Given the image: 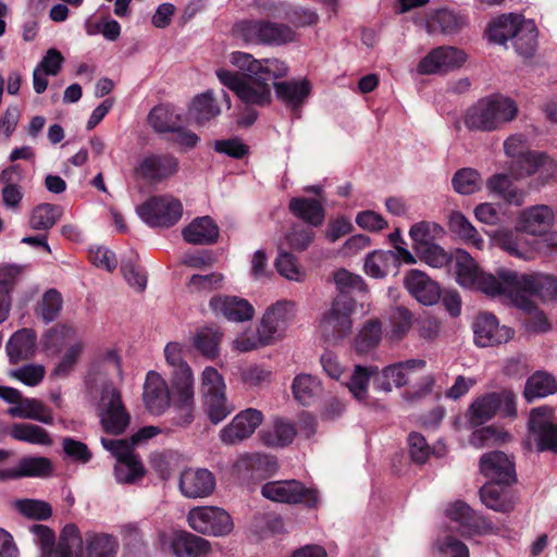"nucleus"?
<instances>
[{
	"label": "nucleus",
	"mask_w": 557,
	"mask_h": 557,
	"mask_svg": "<svg viewBox=\"0 0 557 557\" xmlns=\"http://www.w3.org/2000/svg\"><path fill=\"white\" fill-rule=\"evenodd\" d=\"M183 238L194 245H210L219 238V226L210 216L193 220L183 231Z\"/></svg>",
	"instance_id": "34"
},
{
	"label": "nucleus",
	"mask_w": 557,
	"mask_h": 557,
	"mask_svg": "<svg viewBox=\"0 0 557 557\" xmlns=\"http://www.w3.org/2000/svg\"><path fill=\"white\" fill-rule=\"evenodd\" d=\"M168 546L176 557H209L212 550L208 540L186 531L171 534Z\"/></svg>",
	"instance_id": "25"
},
{
	"label": "nucleus",
	"mask_w": 557,
	"mask_h": 557,
	"mask_svg": "<svg viewBox=\"0 0 557 557\" xmlns=\"http://www.w3.org/2000/svg\"><path fill=\"white\" fill-rule=\"evenodd\" d=\"M393 269H397V256L392 250H374L364 259L363 270L373 278H383Z\"/></svg>",
	"instance_id": "39"
},
{
	"label": "nucleus",
	"mask_w": 557,
	"mask_h": 557,
	"mask_svg": "<svg viewBox=\"0 0 557 557\" xmlns=\"http://www.w3.org/2000/svg\"><path fill=\"white\" fill-rule=\"evenodd\" d=\"M169 388L172 395L173 407L177 411L173 422L178 426H187L194 418L195 391L191 368H184L183 371H172Z\"/></svg>",
	"instance_id": "8"
},
{
	"label": "nucleus",
	"mask_w": 557,
	"mask_h": 557,
	"mask_svg": "<svg viewBox=\"0 0 557 557\" xmlns=\"http://www.w3.org/2000/svg\"><path fill=\"white\" fill-rule=\"evenodd\" d=\"M101 444L116 459L114 475L119 483L134 484L141 480L145 474V467L127 440L102 437Z\"/></svg>",
	"instance_id": "7"
},
{
	"label": "nucleus",
	"mask_w": 557,
	"mask_h": 557,
	"mask_svg": "<svg viewBox=\"0 0 557 557\" xmlns=\"http://www.w3.org/2000/svg\"><path fill=\"white\" fill-rule=\"evenodd\" d=\"M296 433V428L289 420L276 417L262 430L260 438L267 446L285 447L294 441Z\"/></svg>",
	"instance_id": "36"
},
{
	"label": "nucleus",
	"mask_w": 557,
	"mask_h": 557,
	"mask_svg": "<svg viewBox=\"0 0 557 557\" xmlns=\"http://www.w3.org/2000/svg\"><path fill=\"white\" fill-rule=\"evenodd\" d=\"M297 314V305L289 299H280L268 306L259 324L275 344L286 336Z\"/></svg>",
	"instance_id": "15"
},
{
	"label": "nucleus",
	"mask_w": 557,
	"mask_h": 557,
	"mask_svg": "<svg viewBox=\"0 0 557 557\" xmlns=\"http://www.w3.org/2000/svg\"><path fill=\"white\" fill-rule=\"evenodd\" d=\"M419 259L434 269H441L451 262L453 255H449L443 247L430 243L416 251Z\"/></svg>",
	"instance_id": "63"
},
{
	"label": "nucleus",
	"mask_w": 557,
	"mask_h": 557,
	"mask_svg": "<svg viewBox=\"0 0 557 557\" xmlns=\"http://www.w3.org/2000/svg\"><path fill=\"white\" fill-rule=\"evenodd\" d=\"M52 471V462L46 457H25L13 469L0 473L1 479H18L24 476H47Z\"/></svg>",
	"instance_id": "38"
},
{
	"label": "nucleus",
	"mask_w": 557,
	"mask_h": 557,
	"mask_svg": "<svg viewBox=\"0 0 557 557\" xmlns=\"http://www.w3.org/2000/svg\"><path fill=\"white\" fill-rule=\"evenodd\" d=\"M474 342L480 347H491L510 341L513 331L505 325H499L492 313H481L473 323Z\"/></svg>",
	"instance_id": "19"
},
{
	"label": "nucleus",
	"mask_w": 557,
	"mask_h": 557,
	"mask_svg": "<svg viewBox=\"0 0 557 557\" xmlns=\"http://www.w3.org/2000/svg\"><path fill=\"white\" fill-rule=\"evenodd\" d=\"M235 37L247 45H262L264 38V20H244L233 27Z\"/></svg>",
	"instance_id": "57"
},
{
	"label": "nucleus",
	"mask_w": 557,
	"mask_h": 557,
	"mask_svg": "<svg viewBox=\"0 0 557 557\" xmlns=\"http://www.w3.org/2000/svg\"><path fill=\"white\" fill-rule=\"evenodd\" d=\"M36 333L32 329L16 331L5 347L10 362L16 363L32 358L36 351Z\"/></svg>",
	"instance_id": "35"
},
{
	"label": "nucleus",
	"mask_w": 557,
	"mask_h": 557,
	"mask_svg": "<svg viewBox=\"0 0 557 557\" xmlns=\"http://www.w3.org/2000/svg\"><path fill=\"white\" fill-rule=\"evenodd\" d=\"M10 435L16 441L33 445L49 446L52 443L49 433L44 428L30 423L13 424Z\"/></svg>",
	"instance_id": "51"
},
{
	"label": "nucleus",
	"mask_w": 557,
	"mask_h": 557,
	"mask_svg": "<svg viewBox=\"0 0 557 557\" xmlns=\"http://www.w3.org/2000/svg\"><path fill=\"white\" fill-rule=\"evenodd\" d=\"M214 488V475L207 469L188 468L181 473L180 490L187 498L208 497Z\"/></svg>",
	"instance_id": "22"
},
{
	"label": "nucleus",
	"mask_w": 557,
	"mask_h": 557,
	"mask_svg": "<svg viewBox=\"0 0 557 557\" xmlns=\"http://www.w3.org/2000/svg\"><path fill=\"white\" fill-rule=\"evenodd\" d=\"M263 421V413L255 408L238 412L220 431V441L225 445H236L249 438Z\"/></svg>",
	"instance_id": "17"
},
{
	"label": "nucleus",
	"mask_w": 557,
	"mask_h": 557,
	"mask_svg": "<svg viewBox=\"0 0 557 557\" xmlns=\"http://www.w3.org/2000/svg\"><path fill=\"white\" fill-rule=\"evenodd\" d=\"M426 368V361L420 358L396 361L377 369L374 377V388L379 392L391 393L393 388L407 386L411 377Z\"/></svg>",
	"instance_id": "13"
},
{
	"label": "nucleus",
	"mask_w": 557,
	"mask_h": 557,
	"mask_svg": "<svg viewBox=\"0 0 557 557\" xmlns=\"http://www.w3.org/2000/svg\"><path fill=\"white\" fill-rule=\"evenodd\" d=\"M143 396L147 409L153 414L163 413L172 403L166 381L156 371L147 373Z\"/></svg>",
	"instance_id": "21"
},
{
	"label": "nucleus",
	"mask_w": 557,
	"mask_h": 557,
	"mask_svg": "<svg viewBox=\"0 0 557 557\" xmlns=\"http://www.w3.org/2000/svg\"><path fill=\"white\" fill-rule=\"evenodd\" d=\"M180 162L176 157L170 153H151L145 156L135 169L140 178L152 183H162L178 172Z\"/></svg>",
	"instance_id": "18"
},
{
	"label": "nucleus",
	"mask_w": 557,
	"mask_h": 557,
	"mask_svg": "<svg viewBox=\"0 0 557 557\" xmlns=\"http://www.w3.org/2000/svg\"><path fill=\"white\" fill-rule=\"evenodd\" d=\"M448 227L466 244L483 249L484 239L473 224L460 211H453L448 216Z\"/></svg>",
	"instance_id": "44"
},
{
	"label": "nucleus",
	"mask_w": 557,
	"mask_h": 557,
	"mask_svg": "<svg viewBox=\"0 0 557 557\" xmlns=\"http://www.w3.org/2000/svg\"><path fill=\"white\" fill-rule=\"evenodd\" d=\"M555 168L553 160L544 153L530 151L523 158L512 161L510 174L516 180H521L539 173L540 176H549Z\"/></svg>",
	"instance_id": "27"
},
{
	"label": "nucleus",
	"mask_w": 557,
	"mask_h": 557,
	"mask_svg": "<svg viewBox=\"0 0 557 557\" xmlns=\"http://www.w3.org/2000/svg\"><path fill=\"white\" fill-rule=\"evenodd\" d=\"M63 299L57 289L47 290L38 302L36 313L47 323L58 318L62 310Z\"/></svg>",
	"instance_id": "61"
},
{
	"label": "nucleus",
	"mask_w": 557,
	"mask_h": 557,
	"mask_svg": "<svg viewBox=\"0 0 557 557\" xmlns=\"http://www.w3.org/2000/svg\"><path fill=\"white\" fill-rule=\"evenodd\" d=\"M355 301L347 296H338L330 309L322 315L319 330L322 337L330 343L346 338L352 329L351 314Z\"/></svg>",
	"instance_id": "6"
},
{
	"label": "nucleus",
	"mask_w": 557,
	"mask_h": 557,
	"mask_svg": "<svg viewBox=\"0 0 557 557\" xmlns=\"http://www.w3.org/2000/svg\"><path fill=\"white\" fill-rule=\"evenodd\" d=\"M209 306L216 317H223L232 322L249 321L255 315L253 306L238 296L216 295L211 298Z\"/></svg>",
	"instance_id": "20"
},
{
	"label": "nucleus",
	"mask_w": 557,
	"mask_h": 557,
	"mask_svg": "<svg viewBox=\"0 0 557 557\" xmlns=\"http://www.w3.org/2000/svg\"><path fill=\"white\" fill-rule=\"evenodd\" d=\"M468 59L466 52L451 46L432 49L417 66L420 75L444 74L461 67Z\"/></svg>",
	"instance_id": "16"
},
{
	"label": "nucleus",
	"mask_w": 557,
	"mask_h": 557,
	"mask_svg": "<svg viewBox=\"0 0 557 557\" xmlns=\"http://www.w3.org/2000/svg\"><path fill=\"white\" fill-rule=\"evenodd\" d=\"M450 263L461 287L480 290L490 297L504 300L506 286L502 274L509 272V269L500 268L495 274L482 272L470 253L462 249L456 250Z\"/></svg>",
	"instance_id": "5"
},
{
	"label": "nucleus",
	"mask_w": 557,
	"mask_h": 557,
	"mask_svg": "<svg viewBox=\"0 0 557 557\" xmlns=\"http://www.w3.org/2000/svg\"><path fill=\"white\" fill-rule=\"evenodd\" d=\"M289 210L297 218L311 226H320L324 222V208L319 200L309 198H293Z\"/></svg>",
	"instance_id": "41"
},
{
	"label": "nucleus",
	"mask_w": 557,
	"mask_h": 557,
	"mask_svg": "<svg viewBox=\"0 0 557 557\" xmlns=\"http://www.w3.org/2000/svg\"><path fill=\"white\" fill-rule=\"evenodd\" d=\"M524 16L517 13L503 14L488 26V37L492 41L505 45L511 40Z\"/></svg>",
	"instance_id": "42"
},
{
	"label": "nucleus",
	"mask_w": 557,
	"mask_h": 557,
	"mask_svg": "<svg viewBox=\"0 0 557 557\" xmlns=\"http://www.w3.org/2000/svg\"><path fill=\"white\" fill-rule=\"evenodd\" d=\"M202 401L210 421L214 424L222 422L235 410L234 405L227 399L226 393L203 397Z\"/></svg>",
	"instance_id": "59"
},
{
	"label": "nucleus",
	"mask_w": 557,
	"mask_h": 557,
	"mask_svg": "<svg viewBox=\"0 0 557 557\" xmlns=\"http://www.w3.org/2000/svg\"><path fill=\"white\" fill-rule=\"evenodd\" d=\"M274 88L277 99L293 111L299 110L311 92V85L305 78L274 83Z\"/></svg>",
	"instance_id": "30"
},
{
	"label": "nucleus",
	"mask_w": 557,
	"mask_h": 557,
	"mask_svg": "<svg viewBox=\"0 0 557 557\" xmlns=\"http://www.w3.org/2000/svg\"><path fill=\"white\" fill-rule=\"evenodd\" d=\"M519 109L515 100L504 95L484 97L465 114V125L471 131L493 132L513 121Z\"/></svg>",
	"instance_id": "4"
},
{
	"label": "nucleus",
	"mask_w": 557,
	"mask_h": 557,
	"mask_svg": "<svg viewBox=\"0 0 557 557\" xmlns=\"http://www.w3.org/2000/svg\"><path fill=\"white\" fill-rule=\"evenodd\" d=\"M454 189L461 195H471L482 186L480 174L473 169H461L453 177Z\"/></svg>",
	"instance_id": "64"
},
{
	"label": "nucleus",
	"mask_w": 557,
	"mask_h": 557,
	"mask_svg": "<svg viewBox=\"0 0 557 557\" xmlns=\"http://www.w3.org/2000/svg\"><path fill=\"white\" fill-rule=\"evenodd\" d=\"M498 408H500V398L497 393L482 395L472 403L469 420L474 425H481L492 419Z\"/></svg>",
	"instance_id": "48"
},
{
	"label": "nucleus",
	"mask_w": 557,
	"mask_h": 557,
	"mask_svg": "<svg viewBox=\"0 0 557 557\" xmlns=\"http://www.w3.org/2000/svg\"><path fill=\"white\" fill-rule=\"evenodd\" d=\"M62 213L63 209L60 206L41 203L30 214V227L37 231L49 230L59 221Z\"/></svg>",
	"instance_id": "54"
},
{
	"label": "nucleus",
	"mask_w": 557,
	"mask_h": 557,
	"mask_svg": "<svg viewBox=\"0 0 557 557\" xmlns=\"http://www.w3.org/2000/svg\"><path fill=\"white\" fill-rule=\"evenodd\" d=\"M139 218L152 227H171L183 214L181 201L171 195L153 196L137 208Z\"/></svg>",
	"instance_id": "10"
},
{
	"label": "nucleus",
	"mask_w": 557,
	"mask_h": 557,
	"mask_svg": "<svg viewBox=\"0 0 557 557\" xmlns=\"http://www.w3.org/2000/svg\"><path fill=\"white\" fill-rule=\"evenodd\" d=\"M525 446L537 451L557 453V423L549 407L543 406L531 411Z\"/></svg>",
	"instance_id": "9"
},
{
	"label": "nucleus",
	"mask_w": 557,
	"mask_h": 557,
	"mask_svg": "<svg viewBox=\"0 0 557 557\" xmlns=\"http://www.w3.org/2000/svg\"><path fill=\"white\" fill-rule=\"evenodd\" d=\"M404 285L409 294L420 304L432 306L441 298V287L426 273L412 269L404 277Z\"/></svg>",
	"instance_id": "23"
},
{
	"label": "nucleus",
	"mask_w": 557,
	"mask_h": 557,
	"mask_svg": "<svg viewBox=\"0 0 557 557\" xmlns=\"http://www.w3.org/2000/svg\"><path fill=\"white\" fill-rule=\"evenodd\" d=\"M382 338V326L376 320L368 321L355 338V350L366 355L375 348Z\"/></svg>",
	"instance_id": "56"
},
{
	"label": "nucleus",
	"mask_w": 557,
	"mask_h": 557,
	"mask_svg": "<svg viewBox=\"0 0 557 557\" xmlns=\"http://www.w3.org/2000/svg\"><path fill=\"white\" fill-rule=\"evenodd\" d=\"M274 265L278 274L288 281L300 283L307 277L306 269L299 263L296 256L288 251H280Z\"/></svg>",
	"instance_id": "53"
},
{
	"label": "nucleus",
	"mask_w": 557,
	"mask_h": 557,
	"mask_svg": "<svg viewBox=\"0 0 557 557\" xmlns=\"http://www.w3.org/2000/svg\"><path fill=\"white\" fill-rule=\"evenodd\" d=\"M274 343L270 339L268 334L259 324L256 330L247 329L237 334V336L232 342V349L237 352L245 354L271 346Z\"/></svg>",
	"instance_id": "46"
},
{
	"label": "nucleus",
	"mask_w": 557,
	"mask_h": 557,
	"mask_svg": "<svg viewBox=\"0 0 557 557\" xmlns=\"http://www.w3.org/2000/svg\"><path fill=\"white\" fill-rule=\"evenodd\" d=\"M221 114L212 90L196 95L188 104L187 116L197 126H205Z\"/></svg>",
	"instance_id": "28"
},
{
	"label": "nucleus",
	"mask_w": 557,
	"mask_h": 557,
	"mask_svg": "<svg viewBox=\"0 0 557 557\" xmlns=\"http://www.w3.org/2000/svg\"><path fill=\"white\" fill-rule=\"evenodd\" d=\"M377 375V367H364L356 364L351 373L347 376L344 385L347 387L351 396L360 404L367 405L369 403V383L371 377Z\"/></svg>",
	"instance_id": "33"
},
{
	"label": "nucleus",
	"mask_w": 557,
	"mask_h": 557,
	"mask_svg": "<svg viewBox=\"0 0 557 557\" xmlns=\"http://www.w3.org/2000/svg\"><path fill=\"white\" fill-rule=\"evenodd\" d=\"M502 277L505 281L504 300L512 304L515 307L531 312L534 304L530 296H537L541 299H557V277L541 273H518L509 270L503 272Z\"/></svg>",
	"instance_id": "2"
},
{
	"label": "nucleus",
	"mask_w": 557,
	"mask_h": 557,
	"mask_svg": "<svg viewBox=\"0 0 557 557\" xmlns=\"http://www.w3.org/2000/svg\"><path fill=\"white\" fill-rule=\"evenodd\" d=\"M59 542L63 557H117L120 542L112 533L87 530L84 533L74 523L63 527Z\"/></svg>",
	"instance_id": "3"
},
{
	"label": "nucleus",
	"mask_w": 557,
	"mask_h": 557,
	"mask_svg": "<svg viewBox=\"0 0 557 557\" xmlns=\"http://www.w3.org/2000/svg\"><path fill=\"white\" fill-rule=\"evenodd\" d=\"M557 391L556 380L548 373L537 371L525 382L524 397L530 403L536 398H543Z\"/></svg>",
	"instance_id": "49"
},
{
	"label": "nucleus",
	"mask_w": 557,
	"mask_h": 557,
	"mask_svg": "<svg viewBox=\"0 0 557 557\" xmlns=\"http://www.w3.org/2000/svg\"><path fill=\"white\" fill-rule=\"evenodd\" d=\"M240 382L248 388H262L273 379L270 367L262 363H250L239 370Z\"/></svg>",
	"instance_id": "52"
},
{
	"label": "nucleus",
	"mask_w": 557,
	"mask_h": 557,
	"mask_svg": "<svg viewBox=\"0 0 557 557\" xmlns=\"http://www.w3.org/2000/svg\"><path fill=\"white\" fill-rule=\"evenodd\" d=\"M148 122L158 133H172L181 124V113L170 104L157 106L150 111Z\"/></svg>",
	"instance_id": "47"
},
{
	"label": "nucleus",
	"mask_w": 557,
	"mask_h": 557,
	"mask_svg": "<svg viewBox=\"0 0 557 557\" xmlns=\"http://www.w3.org/2000/svg\"><path fill=\"white\" fill-rule=\"evenodd\" d=\"M295 30L282 23L264 20L263 46L278 47L295 41Z\"/></svg>",
	"instance_id": "58"
},
{
	"label": "nucleus",
	"mask_w": 557,
	"mask_h": 557,
	"mask_svg": "<svg viewBox=\"0 0 557 557\" xmlns=\"http://www.w3.org/2000/svg\"><path fill=\"white\" fill-rule=\"evenodd\" d=\"M521 231L498 230L494 233L493 239L500 249L512 257L530 260L534 256L533 245L520 234Z\"/></svg>",
	"instance_id": "29"
},
{
	"label": "nucleus",
	"mask_w": 557,
	"mask_h": 557,
	"mask_svg": "<svg viewBox=\"0 0 557 557\" xmlns=\"http://www.w3.org/2000/svg\"><path fill=\"white\" fill-rule=\"evenodd\" d=\"M189 527L205 535L224 536L232 532L233 520L231 516L216 506H197L187 515Z\"/></svg>",
	"instance_id": "12"
},
{
	"label": "nucleus",
	"mask_w": 557,
	"mask_h": 557,
	"mask_svg": "<svg viewBox=\"0 0 557 557\" xmlns=\"http://www.w3.org/2000/svg\"><path fill=\"white\" fill-rule=\"evenodd\" d=\"M79 339H82V337L72 325L57 324L47 330L42 335L41 346L48 355L55 356L71 346L75 341Z\"/></svg>",
	"instance_id": "32"
},
{
	"label": "nucleus",
	"mask_w": 557,
	"mask_h": 557,
	"mask_svg": "<svg viewBox=\"0 0 557 557\" xmlns=\"http://www.w3.org/2000/svg\"><path fill=\"white\" fill-rule=\"evenodd\" d=\"M555 213L546 205H536L522 210L517 218V230L540 236L545 234L554 224Z\"/></svg>",
	"instance_id": "24"
},
{
	"label": "nucleus",
	"mask_w": 557,
	"mask_h": 557,
	"mask_svg": "<svg viewBox=\"0 0 557 557\" xmlns=\"http://www.w3.org/2000/svg\"><path fill=\"white\" fill-rule=\"evenodd\" d=\"M537 28L532 20L523 17L511 41L518 54L530 58L537 47Z\"/></svg>",
	"instance_id": "40"
},
{
	"label": "nucleus",
	"mask_w": 557,
	"mask_h": 557,
	"mask_svg": "<svg viewBox=\"0 0 557 557\" xmlns=\"http://www.w3.org/2000/svg\"><path fill=\"white\" fill-rule=\"evenodd\" d=\"M230 63L243 74L219 69L215 74L222 85L234 91L245 103L264 107L272 101L271 81L288 74L287 64L275 58L256 59L252 54L234 51L230 54Z\"/></svg>",
	"instance_id": "1"
},
{
	"label": "nucleus",
	"mask_w": 557,
	"mask_h": 557,
	"mask_svg": "<svg viewBox=\"0 0 557 557\" xmlns=\"http://www.w3.org/2000/svg\"><path fill=\"white\" fill-rule=\"evenodd\" d=\"M8 413L14 418L36 420L45 424H51L53 421L51 410L36 398L21 397L15 406L8 409Z\"/></svg>",
	"instance_id": "37"
},
{
	"label": "nucleus",
	"mask_w": 557,
	"mask_h": 557,
	"mask_svg": "<svg viewBox=\"0 0 557 557\" xmlns=\"http://www.w3.org/2000/svg\"><path fill=\"white\" fill-rule=\"evenodd\" d=\"M486 186L492 194L500 196L508 203L521 206L524 202V193L512 186L506 174L493 175L488 178Z\"/></svg>",
	"instance_id": "50"
},
{
	"label": "nucleus",
	"mask_w": 557,
	"mask_h": 557,
	"mask_svg": "<svg viewBox=\"0 0 557 557\" xmlns=\"http://www.w3.org/2000/svg\"><path fill=\"white\" fill-rule=\"evenodd\" d=\"M388 322L389 325L386 330V337L392 342H399L411 329L412 317L409 310L399 307L391 311Z\"/></svg>",
	"instance_id": "55"
},
{
	"label": "nucleus",
	"mask_w": 557,
	"mask_h": 557,
	"mask_svg": "<svg viewBox=\"0 0 557 557\" xmlns=\"http://www.w3.org/2000/svg\"><path fill=\"white\" fill-rule=\"evenodd\" d=\"M84 350L85 344L83 339L75 341L73 344H71V346L64 349L61 359L52 371V375L57 377L67 376L74 369Z\"/></svg>",
	"instance_id": "60"
},
{
	"label": "nucleus",
	"mask_w": 557,
	"mask_h": 557,
	"mask_svg": "<svg viewBox=\"0 0 557 557\" xmlns=\"http://www.w3.org/2000/svg\"><path fill=\"white\" fill-rule=\"evenodd\" d=\"M505 483H486L480 490L481 502L490 509L508 513L513 510L516 497Z\"/></svg>",
	"instance_id": "31"
},
{
	"label": "nucleus",
	"mask_w": 557,
	"mask_h": 557,
	"mask_svg": "<svg viewBox=\"0 0 557 557\" xmlns=\"http://www.w3.org/2000/svg\"><path fill=\"white\" fill-rule=\"evenodd\" d=\"M99 417L103 430L113 435L122 434L129 424L131 417L122 404L121 394L111 384L102 389Z\"/></svg>",
	"instance_id": "14"
},
{
	"label": "nucleus",
	"mask_w": 557,
	"mask_h": 557,
	"mask_svg": "<svg viewBox=\"0 0 557 557\" xmlns=\"http://www.w3.org/2000/svg\"><path fill=\"white\" fill-rule=\"evenodd\" d=\"M481 472L490 483L510 484L515 481V468L509 457L502 451H491L481 457Z\"/></svg>",
	"instance_id": "26"
},
{
	"label": "nucleus",
	"mask_w": 557,
	"mask_h": 557,
	"mask_svg": "<svg viewBox=\"0 0 557 557\" xmlns=\"http://www.w3.org/2000/svg\"><path fill=\"white\" fill-rule=\"evenodd\" d=\"M224 333L220 327L205 326L199 329L194 337V347L205 357L214 359L219 356V347Z\"/></svg>",
	"instance_id": "43"
},
{
	"label": "nucleus",
	"mask_w": 557,
	"mask_h": 557,
	"mask_svg": "<svg viewBox=\"0 0 557 557\" xmlns=\"http://www.w3.org/2000/svg\"><path fill=\"white\" fill-rule=\"evenodd\" d=\"M459 27L457 16L448 10H438L426 21V30L429 34L441 32L443 34H453Z\"/></svg>",
	"instance_id": "62"
},
{
	"label": "nucleus",
	"mask_w": 557,
	"mask_h": 557,
	"mask_svg": "<svg viewBox=\"0 0 557 557\" xmlns=\"http://www.w3.org/2000/svg\"><path fill=\"white\" fill-rule=\"evenodd\" d=\"M294 398L301 405H311L321 394V382L308 373L297 374L292 384Z\"/></svg>",
	"instance_id": "45"
},
{
	"label": "nucleus",
	"mask_w": 557,
	"mask_h": 557,
	"mask_svg": "<svg viewBox=\"0 0 557 557\" xmlns=\"http://www.w3.org/2000/svg\"><path fill=\"white\" fill-rule=\"evenodd\" d=\"M261 493L265 498L277 503H302L308 508H315L320 504L318 490L306 487L296 480L268 482L262 486Z\"/></svg>",
	"instance_id": "11"
}]
</instances>
